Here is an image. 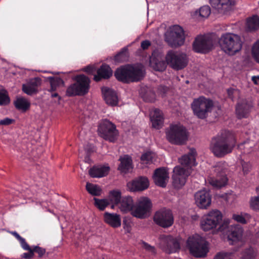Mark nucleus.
Masks as SVG:
<instances>
[{"instance_id":"nucleus-17","label":"nucleus","mask_w":259,"mask_h":259,"mask_svg":"<svg viewBox=\"0 0 259 259\" xmlns=\"http://www.w3.org/2000/svg\"><path fill=\"white\" fill-rule=\"evenodd\" d=\"M214 171L216 173L217 178L211 179L210 184L217 188H221L225 186L228 182L227 178V169L224 168L223 164L214 166Z\"/></svg>"},{"instance_id":"nucleus-51","label":"nucleus","mask_w":259,"mask_h":259,"mask_svg":"<svg viewBox=\"0 0 259 259\" xmlns=\"http://www.w3.org/2000/svg\"><path fill=\"white\" fill-rule=\"evenodd\" d=\"M119 162H132L133 160L132 157L129 155H124L123 156H121L119 160Z\"/></svg>"},{"instance_id":"nucleus-36","label":"nucleus","mask_w":259,"mask_h":259,"mask_svg":"<svg viewBox=\"0 0 259 259\" xmlns=\"http://www.w3.org/2000/svg\"><path fill=\"white\" fill-rule=\"evenodd\" d=\"M128 56V49L124 47L114 56V59L116 62H123L127 60Z\"/></svg>"},{"instance_id":"nucleus-8","label":"nucleus","mask_w":259,"mask_h":259,"mask_svg":"<svg viewBox=\"0 0 259 259\" xmlns=\"http://www.w3.org/2000/svg\"><path fill=\"white\" fill-rule=\"evenodd\" d=\"M75 82L70 84L67 89L66 95L68 97L83 96L88 93L90 88V79L84 75L75 76Z\"/></svg>"},{"instance_id":"nucleus-38","label":"nucleus","mask_w":259,"mask_h":259,"mask_svg":"<svg viewBox=\"0 0 259 259\" xmlns=\"http://www.w3.org/2000/svg\"><path fill=\"white\" fill-rule=\"evenodd\" d=\"M85 187L87 191L93 196H99L101 195V189L98 186L88 182Z\"/></svg>"},{"instance_id":"nucleus-20","label":"nucleus","mask_w":259,"mask_h":259,"mask_svg":"<svg viewBox=\"0 0 259 259\" xmlns=\"http://www.w3.org/2000/svg\"><path fill=\"white\" fill-rule=\"evenodd\" d=\"M211 7L220 13L226 14L236 5L235 0H209Z\"/></svg>"},{"instance_id":"nucleus-31","label":"nucleus","mask_w":259,"mask_h":259,"mask_svg":"<svg viewBox=\"0 0 259 259\" xmlns=\"http://www.w3.org/2000/svg\"><path fill=\"white\" fill-rule=\"evenodd\" d=\"M246 29L248 31H253L259 29V16L253 15L246 20Z\"/></svg>"},{"instance_id":"nucleus-54","label":"nucleus","mask_w":259,"mask_h":259,"mask_svg":"<svg viewBox=\"0 0 259 259\" xmlns=\"http://www.w3.org/2000/svg\"><path fill=\"white\" fill-rule=\"evenodd\" d=\"M151 45L150 41L145 40L141 42V47L143 50H146Z\"/></svg>"},{"instance_id":"nucleus-55","label":"nucleus","mask_w":259,"mask_h":259,"mask_svg":"<svg viewBox=\"0 0 259 259\" xmlns=\"http://www.w3.org/2000/svg\"><path fill=\"white\" fill-rule=\"evenodd\" d=\"M234 91H235V90L232 88H229L227 90V93H228V96L229 97V98H231L232 99H233V94H234Z\"/></svg>"},{"instance_id":"nucleus-18","label":"nucleus","mask_w":259,"mask_h":259,"mask_svg":"<svg viewBox=\"0 0 259 259\" xmlns=\"http://www.w3.org/2000/svg\"><path fill=\"white\" fill-rule=\"evenodd\" d=\"M252 107V103L246 99L239 101L235 107V113L237 118L241 119L248 118Z\"/></svg>"},{"instance_id":"nucleus-5","label":"nucleus","mask_w":259,"mask_h":259,"mask_svg":"<svg viewBox=\"0 0 259 259\" xmlns=\"http://www.w3.org/2000/svg\"><path fill=\"white\" fill-rule=\"evenodd\" d=\"M220 45L222 50L230 56L239 52L242 47L240 37L232 33L222 34L220 39Z\"/></svg>"},{"instance_id":"nucleus-35","label":"nucleus","mask_w":259,"mask_h":259,"mask_svg":"<svg viewBox=\"0 0 259 259\" xmlns=\"http://www.w3.org/2000/svg\"><path fill=\"white\" fill-rule=\"evenodd\" d=\"M196 151L194 148L190 149L189 153L179 159V162H196Z\"/></svg>"},{"instance_id":"nucleus-30","label":"nucleus","mask_w":259,"mask_h":259,"mask_svg":"<svg viewBox=\"0 0 259 259\" xmlns=\"http://www.w3.org/2000/svg\"><path fill=\"white\" fill-rule=\"evenodd\" d=\"M109 169V167L107 166H93L90 168L89 173L92 178H101L107 175Z\"/></svg>"},{"instance_id":"nucleus-14","label":"nucleus","mask_w":259,"mask_h":259,"mask_svg":"<svg viewBox=\"0 0 259 259\" xmlns=\"http://www.w3.org/2000/svg\"><path fill=\"white\" fill-rule=\"evenodd\" d=\"M166 38V40L172 47L182 46L185 40L183 28L178 25L170 27Z\"/></svg>"},{"instance_id":"nucleus-28","label":"nucleus","mask_w":259,"mask_h":259,"mask_svg":"<svg viewBox=\"0 0 259 259\" xmlns=\"http://www.w3.org/2000/svg\"><path fill=\"white\" fill-rule=\"evenodd\" d=\"M152 126L160 129L163 123V117L162 111L159 109H155L150 117Z\"/></svg>"},{"instance_id":"nucleus-40","label":"nucleus","mask_w":259,"mask_h":259,"mask_svg":"<svg viewBox=\"0 0 259 259\" xmlns=\"http://www.w3.org/2000/svg\"><path fill=\"white\" fill-rule=\"evenodd\" d=\"M95 205L100 210H104L105 208L109 205V202L107 199H100L94 198Z\"/></svg>"},{"instance_id":"nucleus-59","label":"nucleus","mask_w":259,"mask_h":259,"mask_svg":"<svg viewBox=\"0 0 259 259\" xmlns=\"http://www.w3.org/2000/svg\"><path fill=\"white\" fill-rule=\"evenodd\" d=\"M153 97L152 99H145V100L147 102H154V101L155 100V96L154 94L153 95Z\"/></svg>"},{"instance_id":"nucleus-32","label":"nucleus","mask_w":259,"mask_h":259,"mask_svg":"<svg viewBox=\"0 0 259 259\" xmlns=\"http://www.w3.org/2000/svg\"><path fill=\"white\" fill-rule=\"evenodd\" d=\"M95 151V147L92 144H88L83 150H79V157L80 158H84L83 162H89L91 160V154Z\"/></svg>"},{"instance_id":"nucleus-4","label":"nucleus","mask_w":259,"mask_h":259,"mask_svg":"<svg viewBox=\"0 0 259 259\" xmlns=\"http://www.w3.org/2000/svg\"><path fill=\"white\" fill-rule=\"evenodd\" d=\"M181 165L176 166L173 169L172 175V185L176 189H179L185 185L188 177L192 173L193 167L197 163H181Z\"/></svg>"},{"instance_id":"nucleus-15","label":"nucleus","mask_w":259,"mask_h":259,"mask_svg":"<svg viewBox=\"0 0 259 259\" xmlns=\"http://www.w3.org/2000/svg\"><path fill=\"white\" fill-rule=\"evenodd\" d=\"M212 47V39L206 35H198L193 43V49L196 53H208Z\"/></svg>"},{"instance_id":"nucleus-41","label":"nucleus","mask_w":259,"mask_h":259,"mask_svg":"<svg viewBox=\"0 0 259 259\" xmlns=\"http://www.w3.org/2000/svg\"><path fill=\"white\" fill-rule=\"evenodd\" d=\"M10 102V99L8 93L5 90L0 91V105L5 106L8 105Z\"/></svg>"},{"instance_id":"nucleus-34","label":"nucleus","mask_w":259,"mask_h":259,"mask_svg":"<svg viewBox=\"0 0 259 259\" xmlns=\"http://www.w3.org/2000/svg\"><path fill=\"white\" fill-rule=\"evenodd\" d=\"M48 79L50 81L51 85V88L49 90L50 92H53L55 91L58 87L61 85H63L64 84L63 80L60 77L51 76L49 77Z\"/></svg>"},{"instance_id":"nucleus-37","label":"nucleus","mask_w":259,"mask_h":259,"mask_svg":"<svg viewBox=\"0 0 259 259\" xmlns=\"http://www.w3.org/2000/svg\"><path fill=\"white\" fill-rule=\"evenodd\" d=\"M109 198L110 201L114 205L119 204L121 200V193L118 190H112L109 193Z\"/></svg>"},{"instance_id":"nucleus-24","label":"nucleus","mask_w":259,"mask_h":259,"mask_svg":"<svg viewBox=\"0 0 259 259\" xmlns=\"http://www.w3.org/2000/svg\"><path fill=\"white\" fill-rule=\"evenodd\" d=\"M10 233L14 236L19 242L21 247L25 250H28V252H25L23 254L22 257L25 259H30L34 256V252L32 248L30 247L26 242L25 239L22 237L17 232L11 231Z\"/></svg>"},{"instance_id":"nucleus-7","label":"nucleus","mask_w":259,"mask_h":259,"mask_svg":"<svg viewBox=\"0 0 259 259\" xmlns=\"http://www.w3.org/2000/svg\"><path fill=\"white\" fill-rule=\"evenodd\" d=\"M165 133L167 140L170 143L177 145L184 144L188 138L186 128L180 124H171Z\"/></svg>"},{"instance_id":"nucleus-50","label":"nucleus","mask_w":259,"mask_h":259,"mask_svg":"<svg viewBox=\"0 0 259 259\" xmlns=\"http://www.w3.org/2000/svg\"><path fill=\"white\" fill-rule=\"evenodd\" d=\"M232 218L237 222L242 224H245L247 223L245 219L242 215L234 214Z\"/></svg>"},{"instance_id":"nucleus-3","label":"nucleus","mask_w":259,"mask_h":259,"mask_svg":"<svg viewBox=\"0 0 259 259\" xmlns=\"http://www.w3.org/2000/svg\"><path fill=\"white\" fill-rule=\"evenodd\" d=\"M114 76L123 83L138 82L144 78L145 71L141 65L127 64L117 68Z\"/></svg>"},{"instance_id":"nucleus-12","label":"nucleus","mask_w":259,"mask_h":259,"mask_svg":"<svg viewBox=\"0 0 259 259\" xmlns=\"http://www.w3.org/2000/svg\"><path fill=\"white\" fill-rule=\"evenodd\" d=\"M165 59L167 64L176 70L184 68L188 63V59L186 54L175 52L172 51L168 52Z\"/></svg>"},{"instance_id":"nucleus-43","label":"nucleus","mask_w":259,"mask_h":259,"mask_svg":"<svg viewBox=\"0 0 259 259\" xmlns=\"http://www.w3.org/2000/svg\"><path fill=\"white\" fill-rule=\"evenodd\" d=\"M255 255V251L251 247L245 249L243 252V256L245 259H253Z\"/></svg>"},{"instance_id":"nucleus-52","label":"nucleus","mask_w":259,"mask_h":259,"mask_svg":"<svg viewBox=\"0 0 259 259\" xmlns=\"http://www.w3.org/2000/svg\"><path fill=\"white\" fill-rule=\"evenodd\" d=\"M242 167L244 174H247L251 168L250 163H242Z\"/></svg>"},{"instance_id":"nucleus-47","label":"nucleus","mask_w":259,"mask_h":259,"mask_svg":"<svg viewBox=\"0 0 259 259\" xmlns=\"http://www.w3.org/2000/svg\"><path fill=\"white\" fill-rule=\"evenodd\" d=\"M250 205L254 210H259V196L251 197L250 200Z\"/></svg>"},{"instance_id":"nucleus-58","label":"nucleus","mask_w":259,"mask_h":259,"mask_svg":"<svg viewBox=\"0 0 259 259\" xmlns=\"http://www.w3.org/2000/svg\"><path fill=\"white\" fill-rule=\"evenodd\" d=\"M51 97L52 98H55V97H58V100L60 101L61 99V98L60 96H59L58 94L57 93H52L51 94Z\"/></svg>"},{"instance_id":"nucleus-53","label":"nucleus","mask_w":259,"mask_h":259,"mask_svg":"<svg viewBox=\"0 0 259 259\" xmlns=\"http://www.w3.org/2000/svg\"><path fill=\"white\" fill-rule=\"evenodd\" d=\"M13 121V120L9 118H5L0 120V125H8L11 124Z\"/></svg>"},{"instance_id":"nucleus-6","label":"nucleus","mask_w":259,"mask_h":259,"mask_svg":"<svg viewBox=\"0 0 259 259\" xmlns=\"http://www.w3.org/2000/svg\"><path fill=\"white\" fill-rule=\"evenodd\" d=\"M207 243L198 235L189 237L187 241V246L190 253L196 257H204L208 252Z\"/></svg>"},{"instance_id":"nucleus-22","label":"nucleus","mask_w":259,"mask_h":259,"mask_svg":"<svg viewBox=\"0 0 259 259\" xmlns=\"http://www.w3.org/2000/svg\"><path fill=\"white\" fill-rule=\"evenodd\" d=\"M195 202L201 208H206L211 204V196L209 193L205 190L198 191L195 195Z\"/></svg>"},{"instance_id":"nucleus-48","label":"nucleus","mask_w":259,"mask_h":259,"mask_svg":"<svg viewBox=\"0 0 259 259\" xmlns=\"http://www.w3.org/2000/svg\"><path fill=\"white\" fill-rule=\"evenodd\" d=\"M142 247L144 248L147 251L151 252L152 254L156 253V249L154 246H151L146 242H142Z\"/></svg>"},{"instance_id":"nucleus-16","label":"nucleus","mask_w":259,"mask_h":259,"mask_svg":"<svg viewBox=\"0 0 259 259\" xmlns=\"http://www.w3.org/2000/svg\"><path fill=\"white\" fill-rule=\"evenodd\" d=\"M149 186V181L146 177L140 176L127 183V189L130 192L144 191Z\"/></svg>"},{"instance_id":"nucleus-49","label":"nucleus","mask_w":259,"mask_h":259,"mask_svg":"<svg viewBox=\"0 0 259 259\" xmlns=\"http://www.w3.org/2000/svg\"><path fill=\"white\" fill-rule=\"evenodd\" d=\"M33 251L38 254L39 257H41L46 253V249L38 246H34L32 248Z\"/></svg>"},{"instance_id":"nucleus-42","label":"nucleus","mask_w":259,"mask_h":259,"mask_svg":"<svg viewBox=\"0 0 259 259\" xmlns=\"http://www.w3.org/2000/svg\"><path fill=\"white\" fill-rule=\"evenodd\" d=\"M133 169V163H120L118 167V169L122 174L130 172L132 171Z\"/></svg>"},{"instance_id":"nucleus-26","label":"nucleus","mask_w":259,"mask_h":259,"mask_svg":"<svg viewBox=\"0 0 259 259\" xmlns=\"http://www.w3.org/2000/svg\"><path fill=\"white\" fill-rule=\"evenodd\" d=\"M41 80L38 77L32 79L27 84L22 86L23 91L28 95H32L38 92L37 88L40 84Z\"/></svg>"},{"instance_id":"nucleus-9","label":"nucleus","mask_w":259,"mask_h":259,"mask_svg":"<svg viewBox=\"0 0 259 259\" xmlns=\"http://www.w3.org/2000/svg\"><path fill=\"white\" fill-rule=\"evenodd\" d=\"M213 106L212 101L203 96L195 99L191 104L194 114L201 119L206 118L207 113L211 111Z\"/></svg>"},{"instance_id":"nucleus-45","label":"nucleus","mask_w":259,"mask_h":259,"mask_svg":"<svg viewBox=\"0 0 259 259\" xmlns=\"http://www.w3.org/2000/svg\"><path fill=\"white\" fill-rule=\"evenodd\" d=\"M167 65V62H165L164 61H157L153 65V68L156 71L162 72L165 70Z\"/></svg>"},{"instance_id":"nucleus-13","label":"nucleus","mask_w":259,"mask_h":259,"mask_svg":"<svg viewBox=\"0 0 259 259\" xmlns=\"http://www.w3.org/2000/svg\"><path fill=\"white\" fill-rule=\"evenodd\" d=\"M153 221L157 225L163 228L171 227L174 222L172 211L166 208L160 209L155 212Z\"/></svg>"},{"instance_id":"nucleus-2","label":"nucleus","mask_w":259,"mask_h":259,"mask_svg":"<svg viewBox=\"0 0 259 259\" xmlns=\"http://www.w3.org/2000/svg\"><path fill=\"white\" fill-rule=\"evenodd\" d=\"M236 143L234 135L229 131H224L212 139L210 149L215 156L222 157L232 152Z\"/></svg>"},{"instance_id":"nucleus-57","label":"nucleus","mask_w":259,"mask_h":259,"mask_svg":"<svg viewBox=\"0 0 259 259\" xmlns=\"http://www.w3.org/2000/svg\"><path fill=\"white\" fill-rule=\"evenodd\" d=\"M259 80V76H253L252 77V81L255 84H258L257 80Z\"/></svg>"},{"instance_id":"nucleus-11","label":"nucleus","mask_w":259,"mask_h":259,"mask_svg":"<svg viewBox=\"0 0 259 259\" xmlns=\"http://www.w3.org/2000/svg\"><path fill=\"white\" fill-rule=\"evenodd\" d=\"M152 206V204L149 198L141 197L135 204L131 214L140 219H145L149 216Z\"/></svg>"},{"instance_id":"nucleus-44","label":"nucleus","mask_w":259,"mask_h":259,"mask_svg":"<svg viewBox=\"0 0 259 259\" xmlns=\"http://www.w3.org/2000/svg\"><path fill=\"white\" fill-rule=\"evenodd\" d=\"M252 55L254 60L259 63V39L256 41L252 47Z\"/></svg>"},{"instance_id":"nucleus-60","label":"nucleus","mask_w":259,"mask_h":259,"mask_svg":"<svg viewBox=\"0 0 259 259\" xmlns=\"http://www.w3.org/2000/svg\"><path fill=\"white\" fill-rule=\"evenodd\" d=\"M256 191L258 193H259V186L256 188Z\"/></svg>"},{"instance_id":"nucleus-56","label":"nucleus","mask_w":259,"mask_h":259,"mask_svg":"<svg viewBox=\"0 0 259 259\" xmlns=\"http://www.w3.org/2000/svg\"><path fill=\"white\" fill-rule=\"evenodd\" d=\"M84 70L89 73H92L94 71V68L92 66H88L84 68Z\"/></svg>"},{"instance_id":"nucleus-10","label":"nucleus","mask_w":259,"mask_h":259,"mask_svg":"<svg viewBox=\"0 0 259 259\" xmlns=\"http://www.w3.org/2000/svg\"><path fill=\"white\" fill-rule=\"evenodd\" d=\"M98 132L101 137L111 142H114L118 135V131L116 125L107 119L100 121L98 127Z\"/></svg>"},{"instance_id":"nucleus-33","label":"nucleus","mask_w":259,"mask_h":259,"mask_svg":"<svg viewBox=\"0 0 259 259\" xmlns=\"http://www.w3.org/2000/svg\"><path fill=\"white\" fill-rule=\"evenodd\" d=\"M14 105L17 109L25 112L29 108L30 103L25 98L20 97L15 101Z\"/></svg>"},{"instance_id":"nucleus-29","label":"nucleus","mask_w":259,"mask_h":259,"mask_svg":"<svg viewBox=\"0 0 259 259\" xmlns=\"http://www.w3.org/2000/svg\"><path fill=\"white\" fill-rule=\"evenodd\" d=\"M119 203L121 211L124 213L132 212L135 204L133 197L130 196H123Z\"/></svg>"},{"instance_id":"nucleus-25","label":"nucleus","mask_w":259,"mask_h":259,"mask_svg":"<svg viewBox=\"0 0 259 259\" xmlns=\"http://www.w3.org/2000/svg\"><path fill=\"white\" fill-rule=\"evenodd\" d=\"M105 223L112 228H118L121 226L120 215L115 213L105 212L103 215Z\"/></svg>"},{"instance_id":"nucleus-27","label":"nucleus","mask_w":259,"mask_h":259,"mask_svg":"<svg viewBox=\"0 0 259 259\" xmlns=\"http://www.w3.org/2000/svg\"><path fill=\"white\" fill-rule=\"evenodd\" d=\"M112 75V70L110 67L105 64H102L97 70V74L94 75V79L99 81L101 79H108Z\"/></svg>"},{"instance_id":"nucleus-46","label":"nucleus","mask_w":259,"mask_h":259,"mask_svg":"<svg viewBox=\"0 0 259 259\" xmlns=\"http://www.w3.org/2000/svg\"><path fill=\"white\" fill-rule=\"evenodd\" d=\"M210 12V8L208 6H203L201 7L199 10V16L202 18L208 17L209 16Z\"/></svg>"},{"instance_id":"nucleus-23","label":"nucleus","mask_w":259,"mask_h":259,"mask_svg":"<svg viewBox=\"0 0 259 259\" xmlns=\"http://www.w3.org/2000/svg\"><path fill=\"white\" fill-rule=\"evenodd\" d=\"M101 90L104 99L107 104L111 106H116L118 105V98L115 91L106 87L102 88Z\"/></svg>"},{"instance_id":"nucleus-19","label":"nucleus","mask_w":259,"mask_h":259,"mask_svg":"<svg viewBox=\"0 0 259 259\" xmlns=\"http://www.w3.org/2000/svg\"><path fill=\"white\" fill-rule=\"evenodd\" d=\"M169 179V173L166 167H161L156 168L153 175L155 184L159 187L165 188Z\"/></svg>"},{"instance_id":"nucleus-21","label":"nucleus","mask_w":259,"mask_h":259,"mask_svg":"<svg viewBox=\"0 0 259 259\" xmlns=\"http://www.w3.org/2000/svg\"><path fill=\"white\" fill-rule=\"evenodd\" d=\"M163 249L168 254L177 252L180 249L179 240L172 236L165 237L163 239Z\"/></svg>"},{"instance_id":"nucleus-39","label":"nucleus","mask_w":259,"mask_h":259,"mask_svg":"<svg viewBox=\"0 0 259 259\" xmlns=\"http://www.w3.org/2000/svg\"><path fill=\"white\" fill-rule=\"evenodd\" d=\"M156 154L151 151H147L144 153L140 158L142 161H147V162H153L156 160Z\"/></svg>"},{"instance_id":"nucleus-1","label":"nucleus","mask_w":259,"mask_h":259,"mask_svg":"<svg viewBox=\"0 0 259 259\" xmlns=\"http://www.w3.org/2000/svg\"><path fill=\"white\" fill-rule=\"evenodd\" d=\"M230 221H223L222 212L217 209L212 210L203 215L200 221L201 228L204 231L212 230L219 225L218 230L227 236L228 239L232 242L240 240L242 236L243 230L239 225H230Z\"/></svg>"}]
</instances>
